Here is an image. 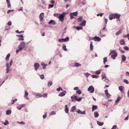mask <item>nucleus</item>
<instances>
[{
	"instance_id": "39",
	"label": "nucleus",
	"mask_w": 129,
	"mask_h": 129,
	"mask_svg": "<svg viewBox=\"0 0 129 129\" xmlns=\"http://www.w3.org/2000/svg\"><path fill=\"white\" fill-rule=\"evenodd\" d=\"M18 49L16 51V53H17L21 51L22 50V49L19 48V47H18Z\"/></svg>"
},
{
	"instance_id": "50",
	"label": "nucleus",
	"mask_w": 129,
	"mask_h": 129,
	"mask_svg": "<svg viewBox=\"0 0 129 129\" xmlns=\"http://www.w3.org/2000/svg\"><path fill=\"white\" fill-rule=\"evenodd\" d=\"M54 6V4L52 5H49V9H50L51 8H52Z\"/></svg>"
},
{
	"instance_id": "34",
	"label": "nucleus",
	"mask_w": 129,
	"mask_h": 129,
	"mask_svg": "<svg viewBox=\"0 0 129 129\" xmlns=\"http://www.w3.org/2000/svg\"><path fill=\"white\" fill-rule=\"evenodd\" d=\"M76 109V107L74 106H73L71 110V111L72 112H74L75 111V110Z\"/></svg>"
},
{
	"instance_id": "28",
	"label": "nucleus",
	"mask_w": 129,
	"mask_h": 129,
	"mask_svg": "<svg viewBox=\"0 0 129 129\" xmlns=\"http://www.w3.org/2000/svg\"><path fill=\"white\" fill-rule=\"evenodd\" d=\"M113 19H115L114 14L112 15H110L109 16V19L110 20H112Z\"/></svg>"
},
{
	"instance_id": "5",
	"label": "nucleus",
	"mask_w": 129,
	"mask_h": 129,
	"mask_svg": "<svg viewBox=\"0 0 129 129\" xmlns=\"http://www.w3.org/2000/svg\"><path fill=\"white\" fill-rule=\"evenodd\" d=\"M88 90L90 92L93 93L94 91V88L93 87V86H90L88 88Z\"/></svg>"
},
{
	"instance_id": "31",
	"label": "nucleus",
	"mask_w": 129,
	"mask_h": 129,
	"mask_svg": "<svg viewBox=\"0 0 129 129\" xmlns=\"http://www.w3.org/2000/svg\"><path fill=\"white\" fill-rule=\"evenodd\" d=\"M74 65L75 67H79L81 66V64H80L78 62L75 63H74Z\"/></svg>"
},
{
	"instance_id": "42",
	"label": "nucleus",
	"mask_w": 129,
	"mask_h": 129,
	"mask_svg": "<svg viewBox=\"0 0 129 129\" xmlns=\"http://www.w3.org/2000/svg\"><path fill=\"white\" fill-rule=\"evenodd\" d=\"M92 78H98L99 77V76L97 75H92L91 76Z\"/></svg>"
},
{
	"instance_id": "38",
	"label": "nucleus",
	"mask_w": 129,
	"mask_h": 129,
	"mask_svg": "<svg viewBox=\"0 0 129 129\" xmlns=\"http://www.w3.org/2000/svg\"><path fill=\"white\" fill-rule=\"evenodd\" d=\"M107 61V57H105L103 58V63L104 64H105L106 62Z\"/></svg>"
},
{
	"instance_id": "25",
	"label": "nucleus",
	"mask_w": 129,
	"mask_h": 129,
	"mask_svg": "<svg viewBox=\"0 0 129 129\" xmlns=\"http://www.w3.org/2000/svg\"><path fill=\"white\" fill-rule=\"evenodd\" d=\"M62 48L65 51H66L67 50V49L66 48V46L65 44H63L62 45Z\"/></svg>"
},
{
	"instance_id": "2",
	"label": "nucleus",
	"mask_w": 129,
	"mask_h": 129,
	"mask_svg": "<svg viewBox=\"0 0 129 129\" xmlns=\"http://www.w3.org/2000/svg\"><path fill=\"white\" fill-rule=\"evenodd\" d=\"M112 54L111 55V58L113 59H115V57L117 56V53L116 52L115 50H113L110 53L109 55Z\"/></svg>"
},
{
	"instance_id": "17",
	"label": "nucleus",
	"mask_w": 129,
	"mask_h": 129,
	"mask_svg": "<svg viewBox=\"0 0 129 129\" xmlns=\"http://www.w3.org/2000/svg\"><path fill=\"white\" fill-rule=\"evenodd\" d=\"M92 106V111L93 112L94 110H95L97 108L98 106L96 105H93Z\"/></svg>"
},
{
	"instance_id": "53",
	"label": "nucleus",
	"mask_w": 129,
	"mask_h": 129,
	"mask_svg": "<svg viewBox=\"0 0 129 129\" xmlns=\"http://www.w3.org/2000/svg\"><path fill=\"white\" fill-rule=\"evenodd\" d=\"M101 72L100 71H95V74H99L101 73Z\"/></svg>"
},
{
	"instance_id": "55",
	"label": "nucleus",
	"mask_w": 129,
	"mask_h": 129,
	"mask_svg": "<svg viewBox=\"0 0 129 129\" xmlns=\"http://www.w3.org/2000/svg\"><path fill=\"white\" fill-rule=\"evenodd\" d=\"M56 114V112L55 111H53L51 112L50 115H55Z\"/></svg>"
},
{
	"instance_id": "15",
	"label": "nucleus",
	"mask_w": 129,
	"mask_h": 129,
	"mask_svg": "<svg viewBox=\"0 0 129 129\" xmlns=\"http://www.w3.org/2000/svg\"><path fill=\"white\" fill-rule=\"evenodd\" d=\"M28 95V93L26 91H25L24 97L27 99H28L29 98L27 96Z\"/></svg>"
},
{
	"instance_id": "49",
	"label": "nucleus",
	"mask_w": 129,
	"mask_h": 129,
	"mask_svg": "<svg viewBox=\"0 0 129 129\" xmlns=\"http://www.w3.org/2000/svg\"><path fill=\"white\" fill-rule=\"evenodd\" d=\"M74 96H76L75 95H73L71 97V99H72V101H73L74 100H75V99Z\"/></svg>"
},
{
	"instance_id": "60",
	"label": "nucleus",
	"mask_w": 129,
	"mask_h": 129,
	"mask_svg": "<svg viewBox=\"0 0 129 129\" xmlns=\"http://www.w3.org/2000/svg\"><path fill=\"white\" fill-rule=\"evenodd\" d=\"M124 49L128 51L129 50V48L127 46H125L124 48Z\"/></svg>"
},
{
	"instance_id": "10",
	"label": "nucleus",
	"mask_w": 129,
	"mask_h": 129,
	"mask_svg": "<svg viewBox=\"0 0 129 129\" xmlns=\"http://www.w3.org/2000/svg\"><path fill=\"white\" fill-rule=\"evenodd\" d=\"M17 36L19 38L18 39V40L19 41H23L24 40V37L22 35H17Z\"/></svg>"
},
{
	"instance_id": "16",
	"label": "nucleus",
	"mask_w": 129,
	"mask_h": 129,
	"mask_svg": "<svg viewBox=\"0 0 129 129\" xmlns=\"http://www.w3.org/2000/svg\"><path fill=\"white\" fill-rule=\"evenodd\" d=\"M105 92L106 95L107 97H109L111 96V95H110V94L108 93V90H106L105 91Z\"/></svg>"
},
{
	"instance_id": "18",
	"label": "nucleus",
	"mask_w": 129,
	"mask_h": 129,
	"mask_svg": "<svg viewBox=\"0 0 129 129\" xmlns=\"http://www.w3.org/2000/svg\"><path fill=\"white\" fill-rule=\"evenodd\" d=\"M122 58V61L124 62V61L126 59V57L125 55H123L121 56Z\"/></svg>"
},
{
	"instance_id": "24",
	"label": "nucleus",
	"mask_w": 129,
	"mask_h": 129,
	"mask_svg": "<svg viewBox=\"0 0 129 129\" xmlns=\"http://www.w3.org/2000/svg\"><path fill=\"white\" fill-rule=\"evenodd\" d=\"M121 99L119 97H118L116 100L115 101V104L116 105L120 101Z\"/></svg>"
},
{
	"instance_id": "26",
	"label": "nucleus",
	"mask_w": 129,
	"mask_h": 129,
	"mask_svg": "<svg viewBox=\"0 0 129 129\" xmlns=\"http://www.w3.org/2000/svg\"><path fill=\"white\" fill-rule=\"evenodd\" d=\"M10 56V54L9 53H8L6 56V57L5 58L6 60L7 61V62H8V59H9V57Z\"/></svg>"
},
{
	"instance_id": "9",
	"label": "nucleus",
	"mask_w": 129,
	"mask_h": 129,
	"mask_svg": "<svg viewBox=\"0 0 129 129\" xmlns=\"http://www.w3.org/2000/svg\"><path fill=\"white\" fill-rule=\"evenodd\" d=\"M44 14V13H41L39 15V18L40 20L42 21L43 20Z\"/></svg>"
},
{
	"instance_id": "48",
	"label": "nucleus",
	"mask_w": 129,
	"mask_h": 129,
	"mask_svg": "<svg viewBox=\"0 0 129 129\" xmlns=\"http://www.w3.org/2000/svg\"><path fill=\"white\" fill-rule=\"evenodd\" d=\"M61 90V91H62V89L60 87L57 88L56 89L57 91H59Z\"/></svg>"
},
{
	"instance_id": "33",
	"label": "nucleus",
	"mask_w": 129,
	"mask_h": 129,
	"mask_svg": "<svg viewBox=\"0 0 129 129\" xmlns=\"http://www.w3.org/2000/svg\"><path fill=\"white\" fill-rule=\"evenodd\" d=\"M35 96L37 98L42 97V94L39 93H38L35 95Z\"/></svg>"
},
{
	"instance_id": "43",
	"label": "nucleus",
	"mask_w": 129,
	"mask_h": 129,
	"mask_svg": "<svg viewBox=\"0 0 129 129\" xmlns=\"http://www.w3.org/2000/svg\"><path fill=\"white\" fill-rule=\"evenodd\" d=\"M47 95L48 94L47 93H44L43 95H42V97H43L44 98H47Z\"/></svg>"
},
{
	"instance_id": "47",
	"label": "nucleus",
	"mask_w": 129,
	"mask_h": 129,
	"mask_svg": "<svg viewBox=\"0 0 129 129\" xmlns=\"http://www.w3.org/2000/svg\"><path fill=\"white\" fill-rule=\"evenodd\" d=\"M40 77L41 79H43L44 78V76L43 75H40Z\"/></svg>"
},
{
	"instance_id": "44",
	"label": "nucleus",
	"mask_w": 129,
	"mask_h": 129,
	"mask_svg": "<svg viewBox=\"0 0 129 129\" xmlns=\"http://www.w3.org/2000/svg\"><path fill=\"white\" fill-rule=\"evenodd\" d=\"M119 90H120L121 91V92H122L123 89L122 86H120L119 87Z\"/></svg>"
},
{
	"instance_id": "41",
	"label": "nucleus",
	"mask_w": 129,
	"mask_h": 129,
	"mask_svg": "<svg viewBox=\"0 0 129 129\" xmlns=\"http://www.w3.org/2000/svg\"><path fill=\"white\" fill-rule=\"evenodd\" d=\"M60 14L58 13H55L54 14V16L57 18H58Z\"/></svg>"
},
{
	"instance_id": "21",
	"label": "nucleus",
	"mask_w": 129,
	"mask_h": 129,
	"mask_svg": "<svg viewBox=\"0 0 129 129\" xmlns=\"http://www.w3.org/2000/svg\"><path fill=\"white\" fill-rule=\"evenodd\" d=\"M24 106L25 105H24L23 104L20 106H19V107H17V108L19 110H20L22 109V108L24 107Z\"/></svg>"
},
{
	"instance_id": "30",
	"label": "nucleus",
	"mask_w": 129,
	"mask_h": 129,
	"mask_svg": "<svg viewBox=\"0 0 129 129\" xmlns=\"http://www.w3.org/2000/svg\"><path fill=\"white\" fill-rule=\"evenodd\" d=\"M92 42L91 41L90 44V50H93V46L92 45Z\"/></svg>"
},
{
	"instance_id": "23",
	"label": "nucleus",
	"mask_w": 129,
	"mask_h": 129,
	"mask_svg": "<svg viewBox=\"0 0 129 129\" xmlns=\"http://www.w3.org/2000/svg\"><path fill=\"white\" fill-rule=\"evenodd\" d=\"M94 115L95 118H97L99 116V114L98 113L96 112H95L94 113Z\"/></svg>"
},
{
	"instance_id": "52",
	"label": "nucleus",
	"mask_w": 129,
	"mask_h": 129,
	"mask_svg": "<svg viewBox=\"0 0 129 129\" xmlns=\"http://www.w3.org/2000/svg\"><path fill=\"white\" fill-rule=\"evenodd\" d=\"M85 75L86 77H87L90 74L88 73H87L85 74Z\"/></svg>"
},
{
	"instance_id": "6",
	"label": "nucleus",
	"mask_w": 129,
	"mask_h": 129,
	"mask_svg": "<svg viewBox=\"0 0 129 129\" xmlns=\"http://www.w3.org/2000/svg\"><path fill=\"white\" fill-rule=\"evenodd\" d=\"M91 39L93 40H94L95 41H101V38L99 37H97L96 36H95L94 37L92 38Z\"/></svg>"
},
{
	"instance_id": "61",
	"label": "nucleus",
	"mask_w": 129,
	"mask_h": 129,
	"mask_svg": "<svg viewBox=\"0 0 129 129\" xmlns=\"http://www.w3.org/2000/svg\"><path fill=\"white\" fill-rule=\"evenodd\" d=\"M14 11V10H8L7 12V13L8 14H9V13L10 12H12V11Z\"/></svg>"
},
{
	"instance_id": "32",
	"label": "nucleus",
	"mask_w": 129,
	"mask_h": 129,
	"mask_svg": "<svg viewBox=\"0 0 129 129\" xmlns=\"http://www.w3.org/2000/svg\"><path fill=\"white\" fill-rule=\"evenodd\" d=\"M52 84V82L51 81H50L48 82V86L50 87Z\"/></svg>"
},
{
	"instance_id": "20",
	"label": "nucleus",
	"mask_w": 129,
	"mask_h": 129,
	"mask_svg": "<svg viewBox=\"0 0 129 129\" xmlns=\"http://www.w3.org/2000/svg\"><path fill=\"white\" fill-rule=\"evenodd\" d=\"M11 111L10 110H7L6 111V114L7 115H9L11 113Z\"/></svg>"
},
{
	"instance_id": "59",
	"label": "nucleus",
	"mask_w": 129,
	"mask_h": 129,
	"mask_svg": "<svg viewBox=\"0 0 129 129\" xmlns=\"http://www.w3.org/2000/svg\"><path fill=\"white\" fill-rule=\"evenodd\" d=\"M102 79L103 80L104 79H105L106 78V76L105 75H103L102 76Z\"/></svg>"
},
{
	"instance_id": "7",
	"label": "nucleus",
	"mask_w": 129,
	"mask_h": 129,
	"mask_svg": "<svg viewBox=\"0 0 129 129\" xmlns=\"http://www.w3.org/2000/svg\"><path fill=\"white\" fill-rule=\"evenodd\" d=\"M34 69L36 71H37L40 67L39 64L37 62L35 63L34 64Z\"/></svg>"
},
{
	"instance_id": "56",
	"label": "nucleus",
	"mask_w": 129,
	"mask_h": 129,
	"mask_svg": "<svg viewBox=\"0 0 129 129\" xmlns=\"http://www.w3.org/2000/svg\"><path fill=\"white\" fill-rule=\"evenodd\" d=\"M7 24L9 26H10L11 25L12 22L11 21H10L8 22Z\"/></svg>"
},
{
	"instance_id": "1",
	"label": "nucleus",
	"mask_w": 129,
	"mask_h": 129,
	"mask_svg": "<svg viewBox=\"0 0 129 129\" xmlns=\"http://www.w3.org/2000/svg\"><path fill=\"white\" fill-rule=\"evenodd\" d=\"M13 62V60L12 59L10 62L9 63L8 62H6V70L7 71L6 72L7 73H8L10 71V67L12 65V63Z\"/></svg>"
},
{
	"instance_id": "54",
	"label": "nucleus",
	"mask_w": 129,
	"mask_h": 129,
	"mask_svg": "<svg viewBox=\"0 0 129 129\" xmlns=\"http://www.w3.org/2000/svg\"><path fill=\"white\" fill-rule=\"evenodd\" d=\"M82 4L83 5L85 4L86 3V1L85 0H82Z\"/></svg>"
},
{
	"instance_id": "27",
	"label": "nucleus",
	"mask_w": 129,
	"mask_h": 129,
	"mask_svg": "<svg viewBox=\"0 0 129 129\" xmlns=\"http://www.w3.org/2000/svg\"><path fill=\"white\" fill-rule=\"evenodd\" d=\"M120 44L121 45H123L125 44V42L124 41V39L121 40L120 41Z\"/></svg>"
},
{
	"instance_id": "58",
	"label": "nucleus",
	"mask_w": 129,
	"mask_h": 129,
	"mask_svg": "<svg viewBox=\"0 0 129 129\" xmlns=\"http://www.w3.org/2000/svg\"><path fill=\"white\" fill-rule=\"evenodd\" d=\"M123 82L126 83V84H128V81L126 80H123Z\"/></svg>"
},
{
	"instance_id": "13",
	"label": "nucleus",
	"mask_w": 129,
	"mask_h": 129,
	"mask_svg": "<svg viewBox=\"0 0 129 129\" xmlns=\"http://www.w3.org/2000/svg\"><path fill=\"white\" fill-rule=\"evenodd\" d=\"M48 23L49 24H52L53 25H54L56 24V22L54 20H51Z\"/></svg>"
},
{
	"instance_id": "57",
	"label": "nucleus",
	"mask_w": 129,
	"mask_h": 129,
	"mask_svg": "<svg viewBox=\"0 0 129 129\" xmlns=\"http://www.w3.org/2000/svg\"><path fill=\"white\" fill-rule=\"evenodd\" d=\"M58 41L60 42H63V39H58Z\"/></svg>"
},
{
	"instance_id": "36",
	"label": "nucleus",
	"mask_w": 129,
	"mask_h": 129,
	"mask_svg": "<svg viewBox=\"0 0 129 129\" xmlns=\"http://www.w3.org/2000/svg\"><path fill=\"white\" fill-rule=\"evenodd\" d=\"M41 65L43 66V69H45L47 66V65L44 63H42Z\"/></svg>"
},
{
	"instance_id": "46",
	"label": "nucleus",
	"mask_w": 129,
	"mask_h": 129,
	"mask_svg": "<svg viewBox=\"0 0 129 129\" xmlns=\"http://www.w3.org/2000/svg\"><path fill=\"white\" fill-rule=\"evenodd\" d=\"M76 29L79 30L83 29V28L81 27H77L76 28Z\"/></svg>"
},
{
	"instance_id": "12",
	"label": "nucleus",
	"mask_w": 129,
	"mask_h": 129,
	"mask_svg": "<svg viewBox=\"0 0 129 129\" xmlns=\"http://www.w3.org/2000/svg\"><path fill=\"white\" fill-rule=\"evenodd\" d=\"M114 18H116L117 19H119L120 17V15L118 13H116L114 14Z\"/></svg>"
},
{
	"instance_id": "62",
	"label": "nucleus",
	"mask_w": 129,
	"mask_h": 129,
	"mask_svg": "<svg viewBox=\"0 0 129 129\" xmlns=\"http://www.w3.org/2000/svg\"><path fill=\"white\" fill-rule=\"evenodd\" d=\"M17 101V99H15L14 100H13L12 103V104H13L16 101Z\"/></svg>"
},
{
	"instance_id": "51",
	"label": "nucleus",
	"mask_w": 129,
	"mask_h": 129,
	"mask_svg": "<svg viewBox=\"0 0 129 129\" xmlns=\"http://www.w3.org/2000/svg\"><path fill=\"white\" fill-rule=\"evenodd\" d=\"M76 92L79 94H80L81 93V92L80 90H77L76 91Z\"/></svg>"
},
{
	"instance_id": "19",
	"label": "nucleus",
	"mask_w": 129,
	"mask_h": 129,
	"mask_svg": "<svg viewBox=\"0 0 129 129\" xmlns=\"http://www.w3.org/2000/svg\"><path fill=\"white\" fill-rule=\"evenodd\" d=\"M75 97V100L76 101H77L78 102H80V101H81L82 99V98H77V96H74Z\"/></svg>"
},
{
	"instance_id": "45",
	"label": "nucleus",
	"mask_w": 129,
	"mask_h": 129,
	"mask_svg": "<svg viewBox=\"0 0 129 129\" xmlns=\"http://www.w3.org/2000/svg\"><path fill=\"white\" fill-rule=\"evenodd\" d=\"M4 124L5 125H6L7 124H9V123L8 121L7 120H6L5 121V122L4 123Z\"/></svg>"
},
{
	"instance_id": "3",
	"label": "nucleus",
	"mask_w": 129,
	"mask_h": 129,
	"mask_svg": "<svg viewBox=\"0 0 129 129\" xmlns=\"http://www.w3.org/2000/svg\"><path fill=\"white\" fill-rule=\"evenodd\" d=\"M26 44L25 42L24 41H22L20 43L18 47L23 49L24 48Z\"/></svg>"
},
{
	"instance_id": "29",
	"label": "nucleus",
	"mask_w": 129,
	"mask_h": 129,
	"mask_svg": "<svg viewBox=\"0 0 129 129\" xmlns=\"http://www.w3.org/2000/svg\"><path fill=\"white\" fill-rule=\"evenodd\" d=\"M97 124L100 126H102L104 124V123L103 122H100L99 121H97Z\"/></svg>"
},
{
	"instance_id": "11",
	"label": "nucleus",
	"mask_w": 129,
	"mask_h": 129,
	"mask_svg": "<svg viewBox=\"0 0 129 129\" xmlns=\"http://www.w3.org/2000/svg\"><path fill=\"white\" fill-rule=\"evenodd\" d=\"M86 23V20H84L80 24V25L81 26H84L85 25Z\"/></svg>"
},
{
	"instance_id": "64",
	"label": "nucleus",
	"mask_w": 129,
	"mask_h": 129,
	"mask_svg": "<svg viewBox=\"0 0 129 129\" xmlns=\"http://www.w3.org/2000/svg\"><path fill=\"white\" fill-rule=\"evenodd\" d=\"M116 127L117 126L116 125H113L111 129H115L116 128Z\"/></svg>"
},
{
	"instance_id": "37",
	"label": "nucleus",
	"mask_w": 129,
	"mask_h": 129,
	"mask_svg": "<svg viewBox=\"0 0 129 129\" xmlns=\"http://www.w3.org/2000/svg\"><path fill=\"white\" fill-rule=\"evenodd\" d=\"M65 95V93L63 92H62L59 94L58 95L60 96H64Z\"/></svg>"
},
{
	"instance_id": "14",
	"label": "nucleus",
	"mask_w": 129,
	"mask_h": 129,
	"mask_svg": "<svg viewBox=\"0 0 129 129\" xmlns=\"http://www.w3.org/2000/svg\"><path fill=\"white\" fill-rule=\"evenodd\" d=\"M77 112L78 114H85V111L82 112L79 109L78 110Z\"/></svg>"
},
{
	"instance_id": "63",
	"label": "nucleus",
	"mask_w": 129,
	"mask_h": 129,
	"mask_svg": "<svg viewBox=\"0 0 129 129\" xmlns=\"http://www.w3.org/2000/svg\"><path fill=\"white\" fill-rule=\"evenodd\" d=\"M79 89V87H75L73 89L74 90H78Z\"/></svg>"
},
{
	"instance_id": "40",
	"label": "nucleus",
	"mask_w": 129,
	"mask_h": 129,
	"mask_svg": "<svg viewBox=\"0 0 129 129\" xmlns=\"http://www.w3.org/2000/svg\"><path fill=\"white\" fill-rule=\"evenodd\" d=\"M69 38L68 37H67L66 38L63 39V42H65L68 41L69 40Z\"/></svg>"
},
{
	"instance_id": "22",
	"label": "nucleus",
	"mask_w": 129,
	"mask_h": 129,
	"mask_svg": "<svg viewBox=\"0 0 129 129\" xmlns=\"http://www.w3.org/2000/svg\"><path fill=\"white\" fill-rule=\"evenodd\" d=\"M65 111L67 113H68V112L69 110L67 105H66L65 106Z\"/></svg>"
},
{
	"instance_id": "8",
	"label": "nucleus",
	"mask_w": 129,
	"mask_h": 129,
	"mask_svg": "<svg viewBox=\"0 0 129 129\" xmlns=\"http://www.w3.org/2000/svg\"><path fill=\"white\" fill-rule=\"evenodd\" d=\"M77 14V12L71 13L70 15L71 18L72 19H73L74 18V16H76Z\"/></svg>"
},
{
	"instance_id": "35",
	"label": "nucleus",
	"mask_w": 129,
	"mask_h": 129,
	"mask_svg": "<svg viewBox=\"0 0 129 129\" xmlns=\"http://www.w3.org/2000/svg\"><path fill=\"white\" fill-rule=\"evenodd\" d=\"M83 19L82 16H80L77 19V20L78 22H81Z\"/></svg>"
},
{
	"instance_id": "4",
	"label": "nucleus",
	"mask_w": 129,
	"mask_h": 129,
	"mask_svg": "<svg viewBox=\"0 0 129 129\" xmlns=\"http://www.w3.org/2000/svg\"><path fill=\"white\" fill-rule=\"evenodd\" d=\"M65 14L66 13L64 12L61 14H60L58 18L61 21H62L63 20V18Z\"/></svg>"
}]
</instances>
